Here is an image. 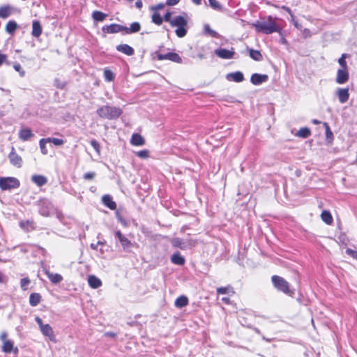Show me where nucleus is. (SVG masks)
I'll return each mask as SVG.
<instances>
[{
    "instance_id": "nucleus-1",
    "label": "nucleus",
    "mask_w": 357,
    "mask_h": 357,
    "mask_svg": "<svg viewBox=\"0 0 357 357\" xmlns=\"http://www.w3.org/2000/svg\"><path fill=\"white\" fill-rule=\"evenodd\" d=\"M252 26L257 32L266 35L271 34L275 32H280V30L278 25L271 15L268 17L266 20L257 21L252 24Z\"/></svg>"
},
{
    "instance_id": "nucleus-2",
    "label": "nucleus",
    "mask_w": 357,
    "mask_h": 357,
    "mask_svg": "<svg viewBox=\"0 0 357 357\" xmlns=\"http://www.w3.org/2000/svg\"><path fill=\"white\" fill-rule=\"evenodd\" d=\"M171 26L176 27L175 33L178 38L185 36L188 32V14L183 12L182 15L174 17Z\"/></svg>"
},
{
    "instance_id": "nucleus-3",
    "label": "nucleus",
    "mask_w": 357,
    "mask_h": 357,
    "mask_svg": "<svg viewBox=\"0 0 357 357\" xmlns=\"http://www.w3.org/2000/svg\"><path fill=\"white\" fill-rule=\"evenodd\" d=\"M96 113L100 118L112 120L119 118L122 114V110L117 107L104 105L99 107Z\"/></svg>"
},
{
    "instance_id": "nucleus-4",
    "label": "nucleus",
    "mask_w": 357,
    "mask_h": 357,
    "mask_svg": "<svg viewBox=\"0 0 357 357\" xmlns=\"http://www.w3.org/2000/svg\"><path fill=\"white\" fill-rule=\"evenodd\" d=\"M271 281L274 287L279 291L284 293L289 296L294 294V290L291 289L289 282L283 278L278 275H273Z\"/></svg>"
},
{
    "instance_id": "nucleus-5",
    "label": "nucleus",
    "mask_w": 357,
    "mask_h": 357,
    "mask_svg": "<svg viewBox=\"0 0 357 357\" xmlns=\"http://www.w3.org/2000/svg\"><path fill=\"white\" fill-rule=\"evenodd\" d=\"M36 205L38 207V213L44 217L50 216L54 212V206L51 201L47 198L38 199Z\"/></svg>"
},
{
    "instance_id": "nucleus-6",
    "label": "nucleus",
    "mask_w": 357,
    "mask_h": 357,
    "mask_svg": "<svg viewBox=\"0 0 357 357\" xmlns=\"http://www.w3.org/2000/svg\"><path fill=\"white\" fill-rule=\"evenodd\" d=\"M20 182L15 177H0V188L1 190H12L20 187Z\"/></svg>"
},
{
    "instance_id": "nucleus-7",
    "label": "nucleus",
    "mask_w": 357,
    "mask_h": 357,
    "mask_svg": "<svg viewBox=\"0 0 357 357\" xmlns=\"http://www.w3.org/2000/svg\"><path fill=\"white\" fill-rule=\"evenodd\" d=\"M155 54L158 60L159 61L169 60L177 63H181L183 61L179 54L175 52H168L167 54H162L159 52H156Z\"/></svg>"
},
{
    "instance_id": "nucleus-8",
    "label": "nucleus",
    "mask_w": 357,
    "mask_h": 357,
    "mask_svg": "<svg viewBox=\"0 0 357 357\" xmlns=\"http://www.w3.org/2000/svg\"><path fill=\"white\" fill-rule=\"evenodd\" d=\"M115 238L119 240L124 251L129 252L132 247L131 241L127 238L120 230L114 233Z\"/></svg>"
},
{
    "instance_id": "nucleus-9",
    "label": "nucleus",
    "mask_w": 357,
    "mask_h": 357,
    "mask_svg": "<svg viewBox=\"0 0 357 357\" xmlns=\"http://www.w3.org/2000/svg\"><path fill=\"white\" fill-rule=\"evenodd\" d=\"M349 79V73L348 68H339L337 71L335 82L338 84H344Z\"/></svg>"
},
{
    "instance_id": "nucleus-10",
    "label": "nucleus",
    "mask_w": 357,
    "mask_h": 357,
    "mask_svg": "<svg viewBox=\"0 0 357 357\" xmlns=\"http://www.w3.org/2000/svg\"><path fill=\"white\" fill-rule=\"evenodd\" d=\"M214 53L222 59H231L235 54L234 48H231L230 50L225 48H218L215 50Z\"/></svg>"
},
{
    "instance_id": "nucleus-11",
    "label": "nucleus",
    "mask_w": 357,
    "mask_h": 357,
    "mask_svg": "<svg viewBox=\"0 0 357 357\" xmlns=\"http://www.w3.org/2000/svg\"><path fill=\"white\" fill-rule=\"evenodd\" d=\"M102 31L105 33H116L124 31V26L118 24H111L102 27Z\"/></svg>"
},
{
    "instance_id": "nucleus-12",
    "label": "nucleus",
    "mask_w": 357,
    "mask_h": 357,
    "mask_svg": "<svg viewBox=\"0 0 357 357\" xmlns=\"http://www.w3.org/2000/svg\"><path fill=\"white\" fill-rule=\"evenodd\" d=\"M335 93L341 104L345 103L349 98V91L348 88H337Z\"/></svg>"
},
{
    "instance_id": "nucleus-13",
    "label": "nucleus",
    "mask_w": 357,
    "mask_h": 357,
    "mask_svg": "<svg viewBox=\"0 0 357 357\" xmlns=\"http://www.w3.org/2000/svg\"><path fill=\"white\" fill-rule=\"evenodd\" d=\"M268 79V76L266 74L254 73L251 75L250 82L252 84L259 86Z\"/></svg>"
},
{
    "instance_id": "nucleus-14",
    "label": "nucleus",
    "mask_w": 357,
    "mask_h": 357,
    "mask_svg": "<svg viewBox=\"0 0 357 357\" xmlns=\"http://www.w3.org/2000/svg\"><path fill=\"white\" fill-rule=\"evenodd\" d=\"M8 158L10 162V163L17 167H21L22 164V158L17 154V153L15 151V149L13 147L12 151L8 155Z\"/></svg>"
},
{
    "instance_id": "nucleus-15",
    "label": "nucleus",
    "mask_w": 357,
    "mask_h": 357,
    "mask_svg": "<svg viewBox=\"0 0 357 357\" xmlns=\"http://www.w3.org/2000/svg\"><path fill=\"white\" fill-rule=\"evenodd\" d=\"M226 79L229 81H233L234 82H241L244 80V75L241 71H236L234 73H228L226 75Z\"/></svg>"
},
{
    "instance_id": "nucleus-16",
    "label": "nucleus",
    "mask_w": 357,
    "mask_h": 357,
    "mask_svg": "<svg viewBox=\"0 0 357 357\" xmlns=\"http://www.w3.org/2000/svg\"><path fill=\"white\" fill-rule=\"evenodd\" d=\"M45 273L50 282L54 284L60 283L63 279L61 275L59 273H53L48 270H45Z\"/></svg>"
},
{
    "instance_id": "nucleus-17",
    "label": "nucleus",
    "mask_w": 357,
    "mask_h": 357,
    "mask_svg": "<svg viewBox=\"0 0 357 357\" xmlns=\"http://www.w3.org/2000/svg\"><path fill=\"white\" fill-rule=\"evenodd\" d=\"M116 49L127 56H132L135 53L134 49L128 44H120L116 47Z\"/></svg>"
},
{
    "instance_id": "nucleus-18",
    "label": "nucleus",
    "mask_w": 357,
    "mask_h": 357,
    "mask_svg": "<svg viewBox=\"0 0 357 357\" xmlns=\"http://www.w3.org/2000/svg\"><path fill=\"white\" fill-rule=\"evenodd\" d=\"M102 204L111 210L116 208V203L113 201L112 197L109 195H105L102 197Z\"/></svg>"
},
{
    "instance_id": "nucleus-19",
    "label": "nucleus",
    "mask_w": 357,
    "mask_h": 357,
    "mask_svg": "<svg viewBox=\"0 0 357 357\" xmlns=\"http://www.w3.org/2000/svg\"><path fill=\"white\" fill-rule=\"evenodd\" d=\"M33 136L31 130L28 128H22L19 132V138L24 142L29 140Z\"/></svg>"
},
{
    "instance_id": "nucleus-20",
    "label": "nucleus",
    "mask_w": 357,
    "mask_h": 357,
    "mask_svg": "<svg viewBox=\"0 0 357 357\" xmlns=\"http://www.w3.org/2000/svg\"><path fill=\"white\" fill-rule=\"evenodd\" d=\"M89 286L92 289H98L102 285V281L96 275H91L88 277Z\"/></svg>"
},
{
    "instance_id": "nucleus-21",
    "label": "nucleus",
    "mask_w": 357,
    "mask_h": 357,
    "mask_svg": "<svg viewBox=\"0 0 357 357\" xmlns=\"http://www.w3.org/2000/svg\"><path fill=\"white\" fill-rule=\"evenodd\" d=\"M13 8L10 5L0 6V17L6 19L13 13Z\"/></svg>"
},
{
    "instance_id": "nucleus-22",
    "label": "nucleus",
    "mask_w": 357,
    "mask_h": 357,
    "mask_svg": "<svg viewBox=\"0 0 357 357\" xmlns=\"http://www.w3.org/2000/svg\"><path fill=\"white\" fill-rule=\"evenodd\" d=\"M40 331L45 336L48 337L50 340H54L55 337L54 335V331L50 324H47L43 326V327L40 328Z\"/></svg>"
},
{
    "instance_id": "nucleus-23",
    "label": "nucleus",
    "mask_w": 357,
    "mask_h": 357,
    "mask_svg": "<svg viewBox=\"0 0 357 357\" xmlns=\"http://www.w3.org/2000/svg\"><path fill=\"white\" fill-rule=\"evenodd\" d=\"M141 29V25L139 22H132L129 27L124 26V31L126 34L137 33Z\"/></svg>"
},
{
    "instance_id": "nucleus-24",
    "label": "nucleus",
    "mask_w": 357,
    "mask_h": 357,
    "mask_svg": "<svg viewBox=\"0 0 357 357\" xmlns=\"http://www.w3.org/2000/svg\"><path fill=\"white\" fill-rule=\"evenodd\" d=\"M31 181L38 187H42L47 183V179L45 176L38 174L33 175Z\"/></svg>"
},
{
    "instance_id": "nucleus-25",
    "label": "nucleus",
    "mask_w": 357,
    "mask_h": 357,
    "mask_svg": "<svg viewBox=\"0 0 357 357\" xmlns=\"http://www.w3.org/2000/svg\"><path fill=\"white\" fill-rule=\"evenodd\" d=\"M130 143L134 146H142L145 144V140L141 135L134 133L131 137Z\"/></svg>"
},
{
    "instance_id": "nucleus-26",
    "label": "nucleus",
    "mask_w": 357,
    "mask_h": 357,
    "mask_svg": "<svg viewBox=\"0 0 357 357\" xmlns=\"http://www.w3.org/2000/svg\"><path fill=\"white\" fill-rule=\"evenodd\" d=\"M18 28V24L14 20H9L5 27L6 33L13 36Z\"/></svg>"
},
{
    "instance_id": "nucleus-27",
    "label": "nucleus",
    "mask_w": 357,
    "mask_h": 357,
    "mask_svg": "<svg viewBox=\"0 0 357 357\" xmlns=\"http://www.w3.org/2000/svg\"><path fill=\"white\" fill-rule=\"evenodd\" d=\"M42 33V27L40 23L38 20H34L32 23L31 34L34 37H39Z\"/></svg>"
},
{
    "instance_id": "nucleus-28",
    "label": "nucleus",
    "mask_w": 357,
    "mask_h": 357,
    "mask_svg": "<svg viewBox=\"0 0 357 357\" xmlns=\"http://www.w3.org/2000/svg\"><path fill=\"white\" fill-rule=\"evenodd\" d=\"M171 261L176 265L182 266L185 264V258L179 252L174 253L171 257Z\"/></svg>"
},
{
    "instance_id": "nucleus-29",
    "label": "nucleus",
    "mask_w": 357,
    "mask_h": 357,
    "mask_svg": "<svg viewBox=\"0 0 357 357\" xmlns=\"http://www.w3.org/2000/svg\"><path fill=\"white\" fill-rule=\"evenodd\" d=\"M249 56L256 61H261L263 59V56L259 50L248 48Z\"/></svg>"
},
{
    "instance_id": "nucleus-30",
    "label": "nucleus",
    "mask_w": 357,
    "mask_h": 357,
    "mask_svg": "<svg viewBox=\"0 0 357 357\" xmlns=\"http://www.w3.org/2000/svg\"><path fill=\"white\" fill-rule=\"evenodd\" d=\"M41 301V296L38 293H32L29 296V304L33 306H37Z\"/></svg>"
},
{
    "instance_id": "nucleus-31",
    "label": "nucleus",
    "mask_w": 357,
    "mask_h": 357,
    "mask_svg": "<svg viewBox=\"0 0 357 357\" xmlns=\"http://www.w3.org/2000/svg\"><path fill=\"white\" fill-rule=\"evenodd\" d=\"M204 32L212 38H221V36L217 31L213 30L208 24L204 25Z\"/></svg>"
},
{
    "instance_id": "nucleus-32",
    "label": "nucleus",
    "mask_w": 357,
    "mask_h": 357,
    "mask_svg": "<svg viewBox=\"0 0 357 357\" xmlns=\"http://www.w3.org/2000/svg\"><path fill=\"white\" fill-rule=\"evenodd\" d=\"M174 304L177 307H183L188 304V298L185 296H180L176 299Z\"/></svg>"
},
{
    "instance_id": "nucleus-33",
    "label": "nucleus",
    "mask_w": 357,
    "mask_h": 357,
    "mask_svg": "<svg viewBox=\"0 0 357 357\" xmlns=\"http://www.w3.org/2000/svg\"><path fill=\"white\" fill-rule=\"evenodd\" d=\"M321 218L323 222L328 225H331L333 222V217L328 211H323L321 214Z\"/></svg>"
},
{
    "instance_id": "nucleus-34",
    "label": "nucleus",
    "mask_w": 357,
    "mask_h": 357,
    "mask_svg": "<svg viewBox=\"0 0 357 357\" xmlns=\"http://www.w3.org/2000/svg\"><path fill=\"white\" fill-rule=\"evenodd\" d=\"M107 15L98 10H96L92 13V17L95 21L102 22L105 20Z\"/></svg>"
},
{
    "instance_id": "nucleus-35",
    "label": "nucleus",
    "mask_w": 357,
    "mask_h": 357,
    "mask_svg": "<svg viewBox=\"0 0 357 357\" xmlns=\"http://www.w3.org/2000/svg\"><path fill=\"white\" fill-rule=\"evenodd\" d=\"M13 342L11 340L5 341V342L3 343L1 350L3 352L6 354L10 353L13 349Z\"/></svg>"
},
{
    "instance_id": "nucleus-36",
    "label": "nucleus",
    "mask_w": 357,
    "mask_h": 357,
    "mask_svg": "<svg viewBox=\"0 0 357 357\" xmlns=\"http://www.w3.org/2000/svg\"><path fill=\"white\" fill-rule=\"evenodd\" d=\"M311 135L310 130L307 127L301 128L298 132L296 133V136L301 138H307Z\"/></svg>"
},
{
    "instance_id": "nucleus-37",
    "label": "nucleus",
    "mask_w": 357,
    "mask_h": 357,
    "mask_svg": "<svg viewBox=\"0 0 357 357\" xmlns=\"http://www.w3.org/2000/svg\"><path fill=\"white\" fill-rule=\"evenodd\" d=\"M229 293H231L232 294H234L233 287H231L230 286L221 287H218L217 289L218 294H229Z\"/></svg>"
},
{
    "instance_id": "nucleus-38",
    "label": "nucleus",
    "mask_w": 357,
    "mask_h": 357,
    "mask_svg": "<svg viewBox=\"0 0 357 357\" xmlns=\"http://www.w3.org/2000/svg\"><path fill=\"white\" fill-rule=\"evenodd\" d=\"M209 6L215 10L222 11V5L217 0H208Z\"/></svg>"
},
{
    "instance_id": "nucleus-39",
    "label": "nucleus",
    "mask_w": 357,
    "mask_h": 357,
    "mask_svg": "<svg viewBox=\"0 0 357 357\" xmlns=\"http://www.w3.org/2000/svg\"><path fill=\"white\" fill-rule=\"evenodd\" d=\"M172 245L175 248L184 249L185 248V242L180 238H175L172 241Z\"/></svg>"
},
{
    "instance_id": "nucleus-40",
    "label": "nucleus",
    "mask_w": 357,
    "mask_h": 357,
    "mask_svg": "<svg viewBox=\"0 0 357 357\" xmlns=\"http://www.w3.org/2000/svg\"><path fill=\"white\" fill-rule=\"evenodd\" d=\"M47 140L48 139H47V138H42L39 141L40 149L41 153L43 155H47L48 153V151L46 148V144L49 143Z\"/></svg>"
},
{
    "instance_id": "nucleus-41",
    "label": "nucleus",
    "mask_w": 357,
    "mask_h": 357,
    "mask_svg": "<svg viewBox=\"0 0 357 357\" xmlns=\"http://www.w3.org/2000/svg\"><path fill=\"white\" fill-rule=\"evenodd\" d=\"M324 125L326 129V137L329 142H331L333 139V134L327 123H324Z\"/></svg>"
},
{
    "instance_id": "nucleus-42",
    "label": "nucleus",
    "mask_w": 357,
    "mask_h": 357,
    "mask_svg": "<svg viewBox=\"0 0 357 357\" xmlns=\"http://www.w3.org/2000/svg\"><path fill=\"white\" fill-rule=\"evenodd\" d=\"M104 77L105 81L112 82L114 79V74L113 72L109 69H105L104 70Z\"/></svg>"
},
{
    "instance_id": "nucleus-43",
    "label": "nucleus",
    "mask_w": 357,
    "mask_h": 357,
    "mask_svg": "<svg viewBox=\"0 0 357 357\" xmlns=\"http://www.w3.org/2000/svg\"><path fill=\"white\" fill-rule=\"evenodd\" d=\"M151 18H152V22L157 25H160L162 23L163 19H162V16L160 15V13H154L152 15Z\"/></svg>"
},
{
    "instance_id": "nucleus-44",
    "label": "nucleus",
    "mask_w": 357,
    "mask_h": 357,
    "mask_svg": "<svg viewBox=\"0 0 357 357\" xmlns=\"http://www.w3.org/2000/svg\"><path fill=\"white\" fill-rule=\"evenodd\" d=\"M47 139H49L47 140L49 143H52L54 144L55 146H61L64 144V141L62 139H59V138H54V137H47Z\"/></svg>"
},
{
    "instance_id": "nucleus-45",
    "label": "nucleus",
    "mask_w": 357,
    "mask_h": 357,
    "mask_svg": "<svg viewBox=\"0 0 357 357\" xmlns=\"http://www.w3.org/2000/svg\"><path fill=\"white\" fill-rule=\"evenodd\" d=\"M13 68L19 73L20 77H24L25 75V71L22 68V66L20 63H15L13 65Z\"/></svg>"
},
{
    "instance_id": "nucleus-46",
    "label": "nucleus",
    "mask_w": 357,
    "mask_h": 357,
    "mask_svg": "<svg viewBox=\"0 0 357 357\" xmlns=\"http://www.w3.org/2000/svg\"><path fill=\"white\" fill-rule=\"evenodd\" d=\"M91 146L94 149L98 154H100V146L98 141L96 139H92L90 142Z\"/></svg>"
},
{
    "instance_id": "nucleus-47",
    "label": "nucleus",
    "mask_w": 357,
    "mask_h": 357,
    "mask_svg": "<svg viewBox=\"0 0 357 357\" xmlns=\"http://www.w3.org/2000/svg\"><path fill=\"white\" fill-rule=\"evenodd\" d=\"M136 155L140 158L146 159L149 156V151L148 150H142L137 152Z\"/></svg>"
},
{
    "instance_id": "nucleus-48",
    "label": "nucleus",
    "mask_w": 357,
    "mask_h": 357,
    "mask_svg": "<svg viewBox=\"0 0 357 357\" xmlns=\"http://www.w3.org/2000/svg\"><path fill=\"white\" fill-rule=\"evenodd\" d=\"M30 284V280L28 278H22L20 281L21 287L26 290L28 285Z\"/></svg>"
},
{
    "instance_id": "nucleus-49",
    "label": "nucleus",
    "mask_w": 357,
    "mask_h": 357,
    "mask_svg": "<svg viewBox=\"0 0 357 357\" xmlns=\"http://www.w3.org/2000/svg\"><path fill=\"white\" fill-rule=\"evenodd\" d=\"M7 58H8L7 55L0 53V66L3 63H6L8 66H9L10 64V62L7 60Z\"/></svg>"
},
{
    "instance_id": "nucleus-50",
    "label": "nucleus",
    "mask_w": 357,
    "mask_h": 357,
    "mask_svg": "<svg viewBox=\"0 0 357 357\" xmlns=\"http://www.w3.org/2000/svg\"><path fill=\"white\" fill-rule=\"evenodd\" d=\"M345 252L352 258L357 260V251L354 250L351 248H347Z\"/></svg>"
},
{
    "instance_id": "nucleus-51",
    "label": "nucleus",
    "mask_w": 357,
    "mask_h": 357,
    "mask_svg": "<svg viewBox=\"0 0 357 357\" xmlns=\"http://www.w3.org/2000/svg\"><path fill=\"white\" fill-rule=\"evenodd\" d=\"M96 176L95 172H89L84 174L83 178L86 180H92Z\"/></svg>"
},
{
    "instance_id": "nucleus-52",
    "label": "nucleus",
    "mask_w": 357,
    "mask_h": 357,
    "mask_svg": "<svg viewBox=\"0 0 357 357\" xmlns=\"http://www.w3.org/2000/svg\"><path fill=\"white\" fill-rule=\"evenodd\" d=\"M163 20L166 22H169L171 24V22H172V13L170 12H167L164 17H162Z\"/></svg>"
},
{
    "instance_id": "nucleus-53",
    "label": "nucleus",
    "mask_w": 357,
    "mask_h": 357,
    "mask_svg": "<svg viewBox=\"0 0 357 357\" xmlns=\"http://www.w3.org/2000/svg\"><path fill=\"white\" fill-rule=\"evenodd\" d=\"M338 63L340 66V68H348L346 60L343 59V58L338 59Z\"/></svg>"
},
{
    "instance_id": "nucleus-54",
    "label": "nucleus",
    "mask_w": 357,
    "mask_h": 357,
    "mask_svg": "<svg viewBox=\"0 0 357 357\" xmlns=\"http://www.w3.org/2000/svg\"><path fill=\"white\" fill-rule=\"evenodd\" d=\"M8 333L6 331H3L0 335V340L3 343L5 341H8L9 340H7Z\"/></svg>"
},
{
    "instance_id": "nucleus-55",
    "label": "nucleus",
    "mask_w": 357,
    "mask_h": 357,
    "mask_svg": "<svg viewBox=\"0 0 357 357\" xmlns=\"http://www.w3.org/2000/svg\"><path fill=\"white\" fill-rule=\"evenodd\" d=\"M282 9L284 10L285 11H287L291 16V18L292 19V20H294V14L292 13L291 9L286 6H282Z\"/></svg>"
},
{
    "instance_id": "nucleus-56",
    "label": "nucleus",
    "mask_w": 357,
    "mask_h": 357,
    "mask_svg": "<svg viewBox=\"0 0 357 357\" xmlns=\"http://www.w3.org/2000/svg\"><path fill=\"white\" fill-rule=\"evenodd\" d=\"M116 218L122 225L125 226L127 225L126 221L121 217V215L119 213H116Z\"/></svg>"
},
{
    "instance_id": "nucleus-57",
    "label": "nucleus",
    "mask_w": 357,
    "mask_h": 357,
    "mask_svg": "<svg viewBox=\"0 0 357 357\" xmlns=\"http://www.w3.org/2000/svg\"><path fill=\"white\" fill-rule=\"evenodd\" d=\"M180 0H167L166 4L167 6H175L176 5Z\"/></svg>"
},
{
    "instance_id": "nucleus-58",
    "label": "nucleus",
    "mask_w": 357,
    "mask_h": 357,
    "mask_svg": "<svg viewBox=\"0 0 357 357\" xmlns=\"http://www.w3.org/2000/svg\"><path fill=\"white\" fill-rule=\"evenodd\" d=\"M36 322L38 324V325L40 327V329L44 326L45 324L43 323L42 319L39 317H36L35 318Z\"/></svg>"
},
{
    "instance_id": "nucleus-59",
    "label": "nucleus",
    "mask_w": 357,
    "mask_h": 357,
    "mask_svg": "<svg viewBox=\"0 0 357 357\" xmlns=\"http://www.w3.org/2000/svg\"><path fill=\"white\" fill-rule=\"evenodd\" d=\"M291 21L292 22L295 27H296L297 29H301L302 28V26L299 24L298 22L295 19L294 20H292V19L291 18Z\"/></svg>"
},
{
    "instance_id": "nucleus-60",
    "label": "nucleus",
    "mask_w": 357,
    "mask_h": 357,
    "mask_svg": "<svg viewBox=\"0 0 357 357\" xmlns=\"http://www.w3.org/2000/svg\"><path fill=\"white\" fill-rule=\"evenodd\" d=\"M135 6L138 8V9H141L143 6V3H142V0H137L136 2H135Z\"/></svg>"
},
{
    "instance_id": "nucleus-61",
    "label": "nucleus",
    "mask_w": 357,
    "mask_h": 357,
    "mask_svg": "<svg viewBox=\"0 0 357 357\" xmlns=\"http://www.w3.org/2000/svg\"><path fill=\"white\" fill-rule=\"evenodd\" d=\"M221 300H222V301L224 303H225V304H227V305L230 304V302H231V301H230L229 298H228V297H222Z\"/></svg>"
},
{
    "instance_id": "nucleus-62",
    "label": "nucleus",
    "mask_w": 357,
    "mask_h": 357,
    "mask_svg": "<svg viewBox=\"0 0 357 357\" xmlns=\"http://www.w3.org/2000/svg\"><path fill=\"white\" fill-rule=\"evenodd\" d=\"M164 6H165L164 3H158V5H156L155 6L154 9L160 10V9H162L164 8Z\"/></svg>"
},
{
    "instance_id": "nucleus-63",
    "label": "nucleus",
    "mask_w": 357,
    "mask_h": 357,
    "mask_svg": "<svg viewBox=\"0 0 357 357\" xmlns=\"http://www.w3.org/2000/svg\"><path fill=\"white\" fill-rule=\"evenodd\" d=\"M303 35L307 37L310 36V31L308 29H305L303 30Z\"/></svg>"
},
{
    "instance_id": "nucleus-64",
    "label": "nucleus",
    "mask_w": 357,
    "mask_h": 357,
    "mask_svg": "<svg viewBox=\"0 0 357 357\" xmlns=\"http://www.w3.org/2000/svg\"><path fill=\"white\" fill-rule=\"evenodd\" d=\"M98 245L97 244V243H91L90 245L91 248L93 249V250H97L98 249Z\"/></svg>"
}]
</instances>
